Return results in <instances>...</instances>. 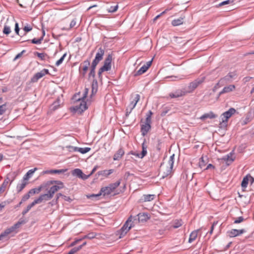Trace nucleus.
<instances>
[{
    "mask_svg": "<svg viewBox=\"0 0 254 254\" xmlns=\"http://www.w3.org/2000/svg\"><path fill=\"white\" fill-rule=\"evenodd\" d=\"M174 157L175 155L173 154L170 157L167 163L163 162L161 164L159 174L161 175L162 178L171 174L174 163Z\"/></svg>",
    "mask_w": 254,
    "mask_h": 254,
    "instance_id": "f257e3e1",
    "label": "nucleus"
},
{
    "mask_svg": "<svg viewBox=\"0 0 254 254\" xmlns=\"http://www.w3.org/2000/svg\"><path fill=\"white\" fill-rule=\"evenodd\" d=\"M121 184V181L119 180L115 183L110 184L108 186L101 188L100 192L98 194H92L88 196V198L98 197L103 195V196L108 195L113 192Z\"/></svg>",
    "mask_w": 254,
    "mask_h": 254,
    "instance_id": "f03ea898",
    "label": "nucleus"
},
{
    "mask_svg": "<svg viewBox=\"0 0 254 254\" xmlns=\"http://www.w3.org/2000/svg\"><path fill=\"white\" fill-rule=\"evenodd\" d=\"M79 95V93L75 94L73 97L72 99L76 102L77 105L73 107L72 109L75 112L82 113L87 109V107L85 99L78 97Z\"/></svg>",
    "mask_w": 254,
    "mask_h": 254,
    "instance_id": "7ed1b4c3",
    "label": "nucleus"
},
{
    "mask_svg": "<svg viewBox=\"0 0 254 254\" xmlns=\"http://www.w3.org/2000/svg\"><path fill=\"white\" fill-rule=\"evenodd\" d=\"M112 60V55L109 54L104 62V65L99 69L98 72V75L101 79L102 78V74L103 72L111 70Z\"/></svg>",
    "mask_w": 254,
    "mask_h": 254,
    "instance_id": "20e7f679",
    "label": "nucleus"
},
{
    "mask_svg": "<svg viewBox=\"0 0 254 254\" xmlns=\"http://www.w3.org/2000/svg\"><path fill=\"white\" fill-rule=\"evenodd\" d=\"M236 113V110L233 108H231L228 111L223 113L221 116L222 121L220 122V126L221 127H226L227 126L228 120L233 115Z\"/></svg>",
    "mask_w": 254,
    "mask_h": 254,
    "instance_id": "39448f33",
    "label": "nucleus"
},
{
    "mask_svg": "<svg viewBox=\"0 0 254 254\" xmlns=\"http://www.w3.org/2000/svg\"><path fill=\"white\" fill-rule=\"evenodd\" d=\"M25 223L24 220H20L11 227L6 229L0 235V240L3 237L7 236L9 234L12 233H16V230L18 228L21 224H24Z\"/></svg>",
    "mask_w": 254,
    "mask_h": 254,
    "instance_id": "423d86ee",
    "label": "nucleus"
},
{
    "mask_svg": "<svg viewBox=\"0 0 254 254\" xmlns=\"http://www.w3.org/2000/svg\"><path fill=\"white\" fill-rule=\"evenodd\" d=\"M25 223L24 220H20L11 227L6 229L0 235V240L3 237L7 236L9 234L12 233H16V230L18 228L21 224H24Z\"/></svg>",
    "mask_w": 254,
    "mask_h": 254,
    "instance_id": "0eeeda50",
    "label": "nucleus"
},
{
    "mask_svg": "<svg viewBox=\"0 0 254 254\" xmlns=\"http://www.w3.org/2000/svg\"><path fill=\"white\" fill-rule=\"evenodd\" d=\"M132 222V216H130L127 220L125 224L120 229L119 233H120V238H122L124 236L127 232L130 229V228L133 227L134 225L132 223L129 225V223Z\"/></svg>",
    "mask_w": 254,
    "mask_h": 254,
    "instance_id": "6e6552de",
    "label": "nucleus"
},
{
    "mask_svg": "<svg viewBox=\"0 0 254 254\" xmlns=\"http://www.w3.org/2000/svg\"><path fill=\"white\" fill-rule=\"evenodd\" d=\"M204 80V78H202L201 79H196L193 81L190 82L187 88V89H186V92H187V94L192 93L199 84H200L203 82Z\"/></svg>",
    "mask_w": 254,
    "mask_h": 254,
    "instance_id": "1a4fd4ad",
    "label": "nucleus"
},
{
    "mask_svg": "<svg viewBox=\"0 0 254 254\" xmlns=\"http://www.w3.org/2000/svg\"><path fill=\"white\" fill-rule=\"evenodd\" d=\"M54 182L56 183L58 185H54L51 187L48 191V192L53 197L54 194L56 192L58 191L59 190L63 189L64 187L63 183L61 181H51L50 184H52Z\"/></svg>",
    "mask_w": 254,
    "mask_h": 254,
    "instance_id": "9d476101",
    "label": "nucleus"
},
{
    "mask_svg": "<svg viewBox=\"0 0 254 254\" xmlns=\"http://www.w3.org/2000/svg\"><path fill=\"white\" fill-rule=\"evenodd\" d=\"M49 70L47 69H43L40 72L36 73L31 79L32 82H37L40 78L43 77L46 74H49Z\"/></svg>",
    "mask_w": 254,
    "mask_h": 254,
    "instance_id": "9b49d317",
    "label": "nucleus"
},
{
    "mask_svg": "<svg viewBox=\"0 0 254 254\" xmlns=\"http://www.w3.org/2000/svg\"><path fill=\"white\" fill-rule=\"evenodd\" d=\"M104 53L105 51L103 49H102L101 47L99 48L98 52L96 54L95 58L92 63L96 64L97 65L98 63L103 59Z\"/></svg>",
    "mask_w": 254,
    "mask_h": 254,
    "instance_id": "f8f14e48",
    "label": "nucleus"
},
{
    "mask_svg": "<svg viewBox=\"0 0 254 254\" xmlns=\"http://www.w3.org/2000/svg\"><path fill=\"white\" fill-rule=\"evenodd\" d=\"M53 197L51 196V195L47 192V193L40 195L39 197L38 198L35 199L34 201V203L36 204L40 203L43 201H46L50 200Z\"/></svg>",
    "mask_w": 254,
    "mask_h": 254,
    "instance_id": "ddd939ff",
    "label": "nucleus"
},
{
    "mask_svg": "<svg viewBox=\"0 0 254 254\" xmlns=\"http://www.w3.org/2000/svg\"><path fill=\"white\" fill-rule=\"evenodd\" d=\"M187 94V92H186V89H178L175 91L174 92L170 93L169 94V96L171 98H179L180 97H182Z\"/></svg>",
    "mask_w": 254,
    "mask_h": 254,
    "instance_id": "4468645a",
    "label": "nucleus"
},
{
    "mask_svg": "<svg viewBox=\"0 0 254 254\" xmlns=\"http://www.w3.org/2000/svg\"><path fill=\"white\" fill-rule=\"evenodd\" d=\"M152 60L147 62L145 64L140 67V69L134 73V76L141 75L146 71L152 64Z\"/></svg>",
    "mask_w": 254,
    "mask_h": 254,
    "instance_id": "2eb2a0df",
    "label": "nucleus"
},
{
    "mask_svg": "<svg viewBox=\"0 0 254 254\" xmlns=\"http://www.w3.org/2000/svg\"><path fill=\"white\" fill-rule=\"evenodd\" d=\"M72 174L73 176H76L83 180H86L89 177V176L84 174L82 171L79 169H75L73 170L72 172Z\"/></svg>",
    "mask_w": 254,
    "mask_h": 254,
    "instance_id": "dca6fc26",
    "label": "nucleus"
},
{
    "mask_svg": "<svg viewBox=\"0 0 254 254\" xmlns=\"http://www.w3.org/2000/svg\"><path fill=\"white\" fill-rule=\"evenodd\" d=\"M139 99L140 95L138 94H135L132 101L130 102V103L128 106V107L129 108V113H130L131 112L132 110L134 108L137 103L139 101Z\"/></svg>",
    "mask_w": 254,
    "mask_h": 254,
    "instance_id": "f3484780",
    "label": "nucleus"
},
{
    "mask_svg": "<svg viewBox=\"0 0 254 254\" xmlns=\"http://www.w3.org/2000/svg\"><path fill=\"white\" fill-rule=\"evenodd\" d=\"M90 62L89 60L84 61L80 65V66H82V71L81 73L83 76H84L88 70V67L90 65Z\"/></svg>",
    "mask_w": 254,
    "mask_h": 254,
    "instance_id": "a211bd4d",
    "label": "nucleus"
},
{
    "mask_svg": "<svg viewBox=\"0 0 254 254\" xmlns=\"http://www.w3.org/2000/svg\"><path fill=\"white\" fill-rule=\"evenodd\" d=\"M235 88L236 87L234 85H229V86L224 87L222 90L219 92L218 98H219V96L223 94L229 93L234 91Z\"/></svg>",
    "mask_w": 254,
    "mask_h": 254,
    "instance_id": "6ab92c4d",
    "label": "nucleus"
},
{
    "mask_svg": "<svg viewBox=\"0 0 254 254\" xmlns=\"http://www.w3.org/2000/svg\"><path fill=\"white\" fill-rule=\"evenodd\" d=\"M137 216L138 222H145L150 218V215L147 213H140Z\"/></svg>",
    "mask_w": 254,
    "mask_h": 254,
    "instance_id": "aec40b11",
    "label": "nucleus"
},
{
    "mask_svg": "<svg viewBox=\"0 0 254 254\" xmlns=\"http://www.w3.org/2000/svg\"><path fill=\"white\" fill-rule=\"evenodd\" d=\"M236 76L235 72H230L224 77L220 79V81H225V82H229L232 81L233 79Z\"/></svg>",
    "mask_w": 254,
    "mask_h": 254,
    "instance_id": "412c9836",
    "label": "nucleus"
},
{
    "mask_svg": "<svg viewBox=\"0 0 254 254\" xmlns=\"http://www.w3.org/2000/svg\"><path fill=\"white\" fill-rule=\"evenodd\" d=\"M61 101L59 97H58L56 101H55L53 104L50 106V110L51 111H55L58 109L61 105Z\"/></svg>",
    "mask_w": 254,
    "mask_h": 254,
    "instance_id": "4be33fe9",
    "label": "nucleus"
},
{
    "mask_svg": "<svg viewBox=\"0 0 254 254\" xmlns=\"http://www.w3.org/2000/svg\"><path fill=\"white\" fill-rule=\"evenodd\" d=\"M151 128L150 125L144 124L141 126V132L143 136H145Z\"/></svg>",
    "mask_w": 254,
    "mask_h": 254,
    "instance_id": "5701e85b",
    "label": "nucleus"
},
{
    "mask_svg": "<svg viewBox=\"0 0 254 254\" xmlns=\"http://www.w3.org/2000/svg\"><path fill=\"white\" fill-rule=\"evenodd\" d=\"M124 153V150L122 148H120L114 154L113 157L114 160H120L122 157Z\"/></svg>",
    "mask_w": 254,
    "mask_h": 254,
    "instance_id": "b1692460",
    "label": "nucleus"
},
{
    "mask_svg": "<svg viewBox=\"0 0 254 254\" xmlns=\"http://www.w3.org/2000/svg\"><path fill=\"white\" fill-rule=\"evenodd\" d=\"M217 117V115H215L212 112H210L203 114L200 117L201 120H204L206 119H214Z\"/></svg>",
    "mask_w": 254,
    "mask_h": 254,
    "instance_id": "393cba45",
    "label": "nucleus"
},
{
    "mask_svg": "<svg viewBox=\"0 0 254 254\" xmlns=\"http://www.w3.org/2000/svg\"><path fill=\"white\" fill-rule=\"evenodd\" d=\"M28 184V182L26 181H24V179H22L21 183L18 184L17 185L16 189L18 192H19L22 190L26 187V186Z\"/></svg>",
    "mask_w": 254,
    "mask_h": 254,
    "instance_id": "a878e982",
    "label": "nucleus"
},
{
    "mask_svg": "<svg viewBox=\"0 0 254 254\" xmlns=\"http://www.w3.org/2000/svg\"><path fill=\"white\" fill-rule=\"evenodd\" d=\"M199 230L200 229L194 230L190 233L189 239V243H191L196 239L197 236L198 232Z\"/></svg>",
    "mask_w": 254,
    "mask_h": 254,
    "instance_id": "bb28decb",
    "label": "nucleus"
},
{
    "mask_svg": "<svg viewBox=\"0 0 254 254\" xmlns=\"http://www.w3.org/2000/svg\"><path fill=\"white\" fill-rule=\"evenodd\" d=\"M233 155L234 154L232 152H231L229 154H227L226 156H224L223 159L226 161L227 163H231L235 159V157H233Z\"/></svg>",
    "mask_w": 254,
    "mask_h": 254,
    "instance_id": "cd10ccee",
    "label": "nucleus"
},
{
    "mask_svg": "<svg viewBox=\"0 0 254 254\" xmlns=\"http://www.w3.org/2000/svg\"><path fill=\"white\" fill-rule=\"evenodd\" d=\"M37 170L36 168H34L33 169H31L29 170L27 173L24 176L23 179L24 180V181H27L32 176L33 173L35 172V171Z\"/></svg>",
    "mask_w": 254,
    "mask_h": 254,
    "instance_id": "c85d7f7f",
    "label": "nucleus"
},
{
    "mask_svg": "<svg viewBox=\"0 0 254 254\" xmlns=\"http://www.w3.org/2000/svg\"><path fill=\"white\" fill-rule=\"evenodd\" d=\"M73 150L74 151H78L82 154H84L90 150V148L89 147H84V148H79L77 147H75L73 148Z\"/></svg>",
    "mask_w": 254,
    "mask_h": 254,
    "instance_id": "c756f323",
    "label": "nucleus"
},
{
    "mask_svg": "<svg viewBox=\"0 0 254 254\" xmlns=\"http://www.w3.org/2000/svg\"><path fill=\"white\" fill-rule=\"evenodd\" d=\"M184 22V18L183 17H180L178 19H175L172 20V24L174 26H179L182 24Z\"/></svg>",
    "mask_w": 254,
    "mask_h": 254,
    "instance_id": "7c9ffc66",
    "label": "nucleus"
},
{
    "mask_svg": "<svg viewBox=\"0 0 254 254\" xmlns=\"http://www.w3.org/2000/svg\"><path fill=\"white\" fill-rule=\"evenodd\" d=\"M96 66H97L96 64H93L92 63L91 64L90 71V72L88 75L89 78H90L91 77L93 78L95 77V68H96Z\"/></svg>",
    "mask_w": 254,
    "mask_h": 254,
    "instance_id": "2f4dec72",
    "label": "nucleus"
},
{
    "mask_svg": "<svg viewBox=\"0 0 254 254\" xmlns=\"http://www.w3.org/2000/svg\"><path fill=\"white\" fill-rule=\"evenodd\" d=\"M249 177H251L250 175H247L243 178L241 183L242 188H246L247 187L249 182Z\"/></svg>",
    "mask_w": 254,
    "mask_h": 254,
    "instance_id": "473e14b6",
    "label": "nucleus"
},
{
    "mask_svg": "<svg viewBox=\"0 0 254 254\" xmlns=\"http://www.w3.org/2000/svg\"><path fill=\"white\" fill-rule=\"evenodd\" d=\"M76 24V19H73L72 20V21L70 22L69 26L68 27H62V29L63 30H69L71 28H72Z\"/></svg>",
    "mask_w": 254,
    "mask_h": 254,
    "instance_id": "72a5a7b5",
    "label": "nucleus"
},
{
    "mask_svg": "<svg viewBox=\"0 0 254 254\" xmlns=\"http://www.w3.org/2000/svg\"><path fill=\"white\" fill-rule=\"evenodd\" d=\"M43 188L42 186H40L38 188H35L30 190L28 192L30 194H34L36 193H39L42 190Z\"/></svg>",
    "mask_w": 254,
    "mask_h": 254,
    "instance_id": "f704fd0d",
    "label": "nucleus"
},
{
    "mask_svg": "<svg viewBox=\"0 0 254 254\" xmlns=\"http://www.w3.org/2000/svg\"><path fill=\"white\" fill-rule=\"evenodd\" d=\"M238 229H232L230 231H229L228 233H229V236L230 237H235L236 236H239L238 234Z\"/></svg>",
    "mask_w": 254,
    "mask_h": 254,
    "instance_id": "c9c22d12",
    "label": "nucleus"
},
{
    "mask_svg": "<svg viewBox=\"0 0 254 254\" xmlns=\"http://www.w3.org/2000/svg\"><path fill=\"white\" fill-rule=\"evenodd\" d=\"M155 195L154 194H144L143 195V199L144 201H150L154 199Z\"/></svg>",
    "mask_w": 254,
    "mask_h": 254,
    "instance_id": "e433bc0d",
    "label": "nucleus"
},
{
    "mask_svg": "<svg viewBox=\"0 0 254 254\" xmlns=\"http://www.w3.org/2000/svg\"><path fill=\"white\" fill-rule=\"evenodd\" d=\"M35 204H36L34 203V201L31 204H29L27 206L26 208L22 211V215H24L25 214H26L31 209V208L32 207H33Z\"/></svg>",
    "mask_w": 254,
    "mask_h": 254,
    "instance_id": "4c0bfd02",
    "label": "nucleus"
},
{
    "mask_svg": "<svg viewBox=\"0 0 254 254\" xmlns=\"http://www.w3.org/2000/svg\"><path fill=\"white\" fill-rule=\"evenodd\" d=\"M183 225V222L182 220H176L174 222V224L172 227L174 228H178L181 226Z\"/></svg>",
    "mask_w": 254,
    "mask_h": 254,
    "instance_id": "58836bf2",
    "label": "nucleus"
},
{
    "mask_svg": "<svg viewBox=\"0 0 254 254\" xmlns=\"http://www.w3.org/2000/svg\"><path fill=\"white\" fill-rule=\"evenodd\" d=\"M233 0H225V1H222V2H220V3H219L217 5V7H220V6H223V5H226V4L233 3Z\"/></svg>",
    "mask_w": 254,
    "mask_h": 254,
    "instance_id": "ea45409f",
    "label": "nucleus"
},
{
    "mask_svg": "<svg viewBox=\"0 0 254 254\" xmlns=\"http://www.w3.org/2000/svg\"><path fill=\"white\" fill-rule=\"evenodd\" d=\"M113 172V170L112 169L109 170H104L100 172V173H99V174L107 176L112 174Z\"/></svg>",
    "mask_w": 254,
    "mask_h": 254,
    "instance_id": "a19ab883",
    "label": "nucleus"
},
{
    "mask_svg": "<svg viewBox=\"0 0 254 254\" xmlns=\"http://www.w3.org/2000/svg\"><path fill=\"white\" fill-rule=\"evenodd\" d=\"M11 32V29L10 27L4 25L3 29V34L5 35H8Z\"/></svg>",
    "mask_w": 254,
    "mask_h": 254,
    "instance_id": "79ce46f5",
    "label": "nucleus"
},
{
    "mask_svg": "<svg viewBox=\"0 0 254 254\" xmlns=\"http://www.w3.org/2000/svg\"><path fill=\"white\" fill-rule=\"evenodd\" d=\"M6 111V105L4 103L0 104V115H2Z\"/></svg>",
    "mask_w": 254,
    "mask_h": 254,
    "instance_id": "37998d69",
    "label": "nucleus"
},
{
    "mask_svg": "<svg viewBox=\"0 0 254 254\" xmlns=\"http://www.w3.org/2000/svg\"><path fill=\"white\" fill-rule=\"evenodd\" d=\"M67 170L65 169H60V170H52V174H63Z\"/></svg>",
    "mask_w": 254,
    "mask_h": 254,
    "instance_id": "c03bdc74",
    "label": "nucleus"
},
{
    "mask_svg": "<svg viewBox=\"0 0 254 254\" xmlns=\"http://www.w3.org/2000/svg\"><path fill=\"white\" fill-rule=\"evenodd\" d=\"M118 8V5L117 4L115 6H111L107 10L109 12H114L117 10Z\"/></svg>",
    "mask_w": 254,
    "mask_h": 254,
    "instance_id": "a18cd8bd",
    "label": "nucleus"
},
{
    "mask_svg": "<svg viewBox=\"0 0 254 254\" xmlns=\"http://www.w3.org/2000/svg\"><path fill=\"white\" fill-rule=\"evenodd\" d=\"M66 54H64L63 56L56 62V65L58 66H59L63 62L64 58L66 57Z\"/></svg>",
    "mask_w": 254,
    "mask_h": 254,
    "instance_id": "49530a36",
    "label": "nucleus"
},
{
    "mask_svg": "<svg viewBox=\"0 0 254 254\" xmlns=\"http://www.w3.org/2000/svg\"><path fill=\"white\" fill-rule=\"evenodd\" d=\"M42 40H43V37H41L40 38L38 39H36L35 38L32 39L31 40V42L33 44H40L41 43V42H42Z\"/></svg>",
    "mask_w": 254,
    "mask_h": 254,
    "instance_id": "de8ad7c7",
    "label": "nucleus"
},
{
    "mask_svg": "<svg viewBox=\"0 0 254 254\" xmlns=\"http://www.w3.org/2000/svg\"><path fill=\"white\" fill-rule=\"evenodd\" d=\"M81 249V246H78L72 248L70 252H71L72 254H74Z\"/></svg>",
    "mask_w": 254,
    "mask_h": 254,
    "instance_id": "09e8293b",
    "label": "nucleus"
},
{
    "mask_svg": "<svg viewBox=\"0 0 254 254\" xmlns=\"http://www.w3.org/2000/svg\"><path fill=\"white\" fill-rule=\"evenodd\" d=\"M7 185L6 184V183H2L1 184L0 187V194L2 192H4L7 187Z\"/></svg>",
    "mask_w": 254,
    "mask_h": 254,
    "instance_id": "8fccbe9b",
    "label": "nucleus"
},
{
    "mask_svg": "<svg viewBox=\"0 0 254 254\" xmlns=\"http://www.w3.org/2000/svg\"><path fill=\"white\" fill-rule=\"evenodd\" d=\"M244 220V218H243V217L240 216V217L237 218L235 220L234 223V224H238V223L242 222Z\"/></svg>",
    "mask_w": 254,
    "mask_h": 254,
    "instance_id": "3c124183",
    "label": "nucleus"
},
{
    "mask_svg": "<svg viewBox=\"0 0 254 254\" xmlns=\"http://www.w3.org/2000/svg\"><path fill=\"white\" fill-rule=\"evenodd\" d=\"M30 194L28 192L27 193L25 194V195H24L23 196V197L21 199L22 201L24 202V201H26L30 198Z\"/></svg>",
    "mask_w": 254,
    "mask_h": 254,
    "instance_id": "603ef678",
    "label": "nucleus"
},
{
    "mask_svg": "<svg viewBox=\"0 0 254 254\" xmlns=\"http://www.w3.org/2000/svg\"><path fill=\"white\" fill-rule=\"evenodd\" d=\"M95 236L96 234L93 232L89 233L87 235H86V237L87 238V239H92L95 238Z\"/></svg>",
    "mask_w": 254,
    "mask_h": 254,
    "instance_id": "864d4df0",
    "label": "nucleus"
},
{
    "mask_svg": "<svg viewBox=\"0 0 254 254\" xmlns=\"http://www.w3.org/2000/svg\"><path fill=\"white\" fill-rule=\"evenodd\" d=\"M37 55L42 60H44L46 56V55L44 53H37Z\"/></svg>",
    "mask_w": 254,
    "mask_h": 254,
    "instance_id": "5fc2aeb1",
    "label": "nucleus"
},
{
    "mask_svg": "<svg viewBox=\"0 0 254 254\" xmlns=\"http://www.w3.org/2000/svg\"><path fill=\"white\" fill-rule=\"evenodd\" d=\"M32 27L28 25L25 26L23 28V30L25 32H28L32 30Z\"/></svg>",
    "mask_w": 254,
    "mask_h": 254,
    "instance_id": "6e6d98bb",
    "label": "nucleus"
},
{
    "mask_svg": "<svg viewBox=\"0 0 254 254\" xmlns=\"http://www.w3.org/2000/svg\"><path fill=\"white\" fill-rule=\"evenodd\" d=\"M140 154H141L140 158H143L146 155V154H147V149H146V148H144L143 149H142V152H141V153Z\"/></svg>",
    "mask_w": 254,
    "mask_h": 254,
    "instance_id": "4d7b16f0",
    "label": "nucleus"
},
{
    "mask_svg": "<svg viewBox=\"0 0 254 254\" xmlns=\"http://www.w3.org/2000/svg\"><path fill=\"white\" fill-rule=\"evenodd\" d=\"M174 41L178 44H183V43L182 41V38L176 37V38H175Z\"/></svg>",
    "mask_w": 254,
    "mask_h": 254,
    "instance_id": "13d9d810",
    "label": "nucleus"
},
{
    "mask_svg": "<svg viewBox=\"0 0 254 254\" xmlns=\"http://www.w3.org/2000/svg\"><path fill=\"white\" fill-rule=\"evenodd\" d=\"M217 223H218V222H217V221H214V222L213 223V224H212V226H211V227L210 230V231H209V233L210 234H212V233H213V229H214V226H215L216 225H217Z\"/></svg>",
    "mask_w": 254,
    "mask_h": 254,
    "instance_id": "bf43d9fd",
    "label": "nucleus"
},
{
    "mask_svg": "<svg viewBox=\"0 0 254 254\" xmlns=\"http://www.w3.org/2000/svg\"><path fill=\"white\" fill-rule=\"evenodd\" d=\"M88 90H89L87 88H85L84 89V94H83V96L81 97V98L85 99L86 98L87 94L88 93Z\"/></svg>",
    "mask_w": 254,
    "mask_h": 254,
    "instance_id": "052dcab7",
    "label": "nucleus"
},
{
    "mask_svg": "<svg viewBox=\"0 0 254 254\" xmlns=\"http://www.w3.org/2000/svg\"><path fill=\"white\" fill-rule=\"evenodd\" d=\"M199 166L200 168H202L205 165V161L203 160V157H201L200 158V161L199 162Z\"/></svg>",
    "mask_w": 254,
    "mask_h": 254,
    "instance_id": "680f3d73",
    "label": "nucleus"
},
{
    "mask_svg": "<svg viewBox=\"0 0 254 254\" xmlns=\"http://www.w3.org/2000/svg\"><path fill=\"white\" fill-rule=\"evenodd\" d=\"M146 118L145 120V124H148L149 125L151 124V118L150 117V115H146Z\"/></svg>",
    "mask_w": 254,
    "mask_h": 254,
    "instance_id": "e2e57ef3",
    "label": "nucleus"
},
{
    "mask_svg": "<svg viewBox=\"0 0 254 254\" xmlns=\"http://www.w3.org/2000/svg\"><path fill=\"white\" fill-rule=\"evenodd\" d=\"M25 52V50H23L21 52H20V53L18 54L14 58V61H15L16 60L19 59V58H20L22 54Z\"/></svg>",
    "mask_w": 254,
    "mask_h": 254,
    "instance_id": "0e129e2a",
    "label": "nucleus"
},
{
    "mask_svg": "<svg viewBox=\"0 0 254 254\" xmlns=\"http://www.w3.org/2000/svg\"><path fill=\"white\" fill-rule=\"evenodd\" d=\"M14 30H15V33L17 35H19V26H18V23H16L15 24V29H14Z\"/></svg>",
    "mask_w": 254,
    "mask_h": 254,
    "instance_id": "69168bd1",
    "label": "nucleus"
},
{
    "mask_svg": "<svg viewBox=\"0 0 254 254\" xmlns=\"http://www.w3.org/2000/svg\"><path fill=\"white\" fill-rule=\"evenodd\" d=\"M129 154H132L133 155H134L136 157H138V158H140V155H141V154H139L138 153H136V152H132V151H131L129 152Z\"/></svg>",
    "mask_w": 254,
    "mask_h": 254,
    "instance_id": "338daca9",
    "label": "nucleus"
},
{
    "mask_svg": "<svg viewBox=\"0 0 254 254\" xmlns=\"http://www.w3.org/2000/svg\"><path fill=\"white\" fill-rule=\"evenodd\" d=\"M81 241V239H77L72 242L70 244L71 247H73L76 245L79 241Z\"/></svg>",
    "mask_w": 254,
    "mask_h": 254,
    "instance_id": "774afa93",
    "label": "nucleus"
}]
</instances>
